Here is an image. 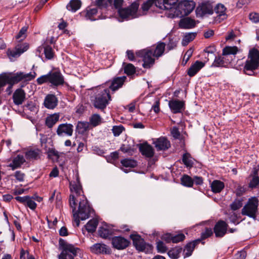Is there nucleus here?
<instances>
[{"label":"nucleus","instance_id":"obj_22","mask_svg":"<svg viewBox=\"0 0 259 259\" xmlns=\"http://www.w3.org/2000/svg\"><path fill=\"white\" fill-rule=\"evenodd\" d=\"M155 147L157 150H165L170 146V142L164 137H160L154 142Z\"/></svg>","mask_w":259,"mask_h":259},{"label":"nucleus","instance_id":"obj_49","mask_svg":"<svg viewBox=\"0 0 259 259\" xmlns=\"http://www.w3.org/2000/svg\"><path fill=\"white\" fill-rule=\"evenodd\" d=\"M226 8L222 4H218L214 8L215 12L220 16L225 15Z\"/></svg>","mask_w":259,"mask_h":259},{"label":"nucleus","instance_id":"obj_53","mask_svg":"<svg viewBox=\"0 0 259 259\" xmlns=\"http://www.w3.org/2000/svg\"><path fill=\"white\" fill-rule=\"evenodd\" d=\"M195 36L196 34L194 33L186 34L185 35L183 41V42H185V45H186L192 41L195 38Z\"/></svg>","mask_w":259,"mask_h":259},{"label":"nucleus","instance_id":"obj_48","mask_svg":"<svg viewBox=\"0 0 259 259\" xmlns=\"http://www.w3.org/2000/svg\"><path fill=\"white\" fill-rule=\"evenodd\" d=\"M44 53L46 59L50 60L54 57V52L52 47L50 46H46L44 47Z\"/></svg>","mask_w":259,"mask_h":259},{"label":"nucleus","instance_id":"obj_59","mask_svg":"<svg viewBox=\"0 0 259 259\" xmlns=\"http://www.w3.org/2000/svg\"><path fill=\"white\" fill-rule=\"evenodd\" d=\"M153 0H148L144 3L141 7L143 11H147L153 5Z\"/></svg>","mask_w":259,"mask_h":259},{"label":"nucleus","instance_id":"obj_10","mask_svg":"<svg viewBox=\"0 0 259 259\" xmlns=\"http://www.w3.org/2000/svg\"><path fill=\"white\" fill-rule=\"evenodd\" d=\"M28 49V46L26 44H18L13 50H9L8 51V55L11 60L13 58L19 57L21 54L26 51Z\"/></svg>","mask_w":259,"mask_h":259},{"label":"nucleus","instance_id":"obj_45","mask_svg":"<svg viewBox=\"0 0 259 259\" xmlns=\"http://www.w3.org/2000/svg\"><path fill=\"white\" fill-rule=\"evenodd\" d=\"M182 161L187 167H192L193 162L191 159V155L188 153H185L183 154Z\"/></svg>","mask_w":259,"mask_h":259},{"label":"nucleus","instance_id":"obj_26","mask_svg":"<svg viewBox=\"0 0 259 259\" xmlns=\"http://www.w3.org/2000/svg\"><path fill=\"white\" fill-rule=\"evenodd\" d=\"M200 242V239H196L192 242L188 243L185 247L183 253L184 257L191 255L195 246Z\"/></svg>","mask_w":259,"mask_h":259},{"label":"nucleus","instance_id":"obj_27","mask_svg":"<svg viewBox=\"0 0 259 259\" xmlns=\"http://www.w3.org/2000/svg\"><path fill=\"white\" fill-rule=\"evenodd\" d=\"M204 66L203 62L196 61L188 70V74L190 76H194Z\"/></svg>","mask_w":259,"mask_h":259},{"label":"nucleus","instance_id":"obj_63","mask_svg":"<svg viewBox=\"0 0 259 259\" xmlns=\"http://www.w3.org/2000/svg\"><path fill=\"white\" fill-rule=\"evenodd\" d=\"M25 175L21 171H16L15 173V177L16 179L20 182L24 181Z\"/></svg>","mask_w":259,"mask_h":259},{"label":"nucleus","instance_id":"obj_16","mask_svg":"<svg viewBox=\"0 0 259 259\" xmlns=\"http://www.w3.org/2000/svg\"><path fill=\"white\" fill-rule=\"evenodd\" d=\"M90 249L95 254H109L111 253L110 248L103 243H96L90 247Z\"/></svg>","mask_w":259,"mask_h":259},{"label":"nucleus","instance_id":"obj_54","mask_svg":"<svg viewBox=\"0 0 259 259\" xmlns=\"http://www.w3.org/2000/svg\"><path fill=\"white\" fill-rule=\"evenodd\" d=\"M32 199H35L34 197H31L29 196V199H27L26 204L28 207H29L32 210H34L36 207V203L32 200Z\"/></svg>","mask_w":259,"mask_h":259},{"label":"nucleus","instance_id":"obj_6","mask_svg":"<svg viewBox=\"0 0 259 259\" xmlns=\"http://www.w3.org/2000/svg\"><path fill=\"white\" fill-rule=\"evenodd\" d=\"M60 244L62 247V251L58 256L59 259H74L77 251L79 250L78 248L66 242H61L60 240Z\"/></svg>","mask_w":259,"mask_h":259},{"label":"nucleus","instance_id":"obj_8","mask_svg":"<svg viewBox=\"0 0 259 259\" xmlns=\"http://www.w3.org/2000/svg\"><path fill=\"white\" fill-rule=\"evenodd\" d=\"M195 3L192 1L185 0L178 4L177 12L179 17L188 15L194 9Z\"/></svg>","mask_w":259,"mask_h":259},{"label":"nucleus","instance_id":"obj_5","mask_svg":"<svg viewBox=\"0 0 259 259\" xmlns=\"http://www.w3.org/2000/svg\"><path fill=\"white\" fill-rule=\"evenodd\" d=\"M258 202L256 197L249 198L241 210L242 214L255 219L258 212Z\"/></svg>","mask_w":259,"mask_h":259},{"label":"nucleus","instance_id":"obj_37","mask_svg":"<svg viewBox=\"0 0 259 259\" xmlns=\"http://www.w3.org/2000/svg\"><path fill=\"white\" fill-rule=\"evenodd\" d=\"M238 51V49L236 46L231 47L227 46L223 50L222 55L227 56L229 55H235Z\"/></svg>","mask_w":259,"mask_h":259},{"label":"nucleus","instance_id":"obj_18","mask_svg":"<svg viewBox=\"0 0 259 259\" xmlns=\"http://www.w3.org/2000/svg\"><path fill=\"white\" fill-rule=\"evenodd\" d=\"M131 238L132 239L133 244L137 250L140 251H144L145 250L147 244L145 243L144 240L141 238L139 235H131Z\"/></svg>","mask_w":259,"mask_h":259},{"label":"nucleus","instance_id":"obj_23","mask_svg":"<svg viewBox=\"0 0 259 259\" xmlns=\"http://www.w3.org/2000/svg\"><path fill=\"white\" fill-rule=\"evenodd\" d=\"M139 150L142 155L147 157H152L154 155V149L147 143L139 144Z\"/></svg>","mask_w":259,"mask_h":259},{"label":"nucleus","instance_id":"obj_62","mask_svg":"<svg viewBox=\"0 0 259 259\" xmlns=\"http://www.w3.org/2000/svg\"><path fill=\"white\" fill-rule=\"evenodd\" d=\"M178 41L173 39H170L167 46V48L169 51L172 50L177 47Z\"/></svg>","mask_w":259,"mask_h":259},{"label":"nucleus","instance_id":"obj_1","mask_svg":"<svg viewBox=\"0 0 259 259\" xmlns=\"http://www.w3.org/2000/svg\"><path fill=\"white\" fill-rule=\"evenodd\" d=\"M70 190L72 194L69 196V205L72 209L74 221L78 227L79 219L85 220L88 219L92 209L85 197L83 195L81 196L82 190L79 182L70 183Z\"/></svg>","mask_w":259,"mask_h":259},{"label":"nucleus","instance_id":"obj_17","mask_svg":"<svg viewBox=\"0 0 259 259\" xmlns=\"http://www.w3.org/2000/svg\"><path fill=\"white\" fill-rule=\"evenodd\" d=\"M49 77V82L55 86L63 85L64 83V77L60 72H50Z\"/></svg>","mask_w":259,"mask_h":259},{"label":"nucleus","instance_id":"obj_36","mask_svg":"<svg viewBox=\"0 0 259 259\" xmlns=\"http://www.w3.org/2000/svg\"><path fill=\"white\" fill-rule=\"evenodd\" d=\"M98 224V221L96 219H92L85 226L87 230L89 232L93 233L96 231Z\"/></svg>","mask_w":259,"mask_h":259},{"label":"nucleus","instance_id":"obj_38","mask_svg":"<svg viewBox=\"0 0 259 259\" xmlns=\"http://www.w3.org/2000/svg\"><path fill=\"white\" fill-rule=\"evenodd\" d=\"M98 233L101 237L107 238L112 234V231L106 227H101L98 230Z\"/></svg>","mask_w":259,"mask_h":259},{"label":"nucleus","instance_id":"obj_19","mask_svg":"<svg viewBox=\"0 0 259 259\" xmlns=\"http://www.w3.org/2000/svg\"><path fill=\"white\" fill-rule=\"evenodd\" d=\"M26 94L22 89H17L13 95V100L16 105H21L26 99Z\"/></svg>","mask_w":259,"mask_h":259},{"label":"nucleus","instance_id":"obj_24","mask_svg":"<svg viewBox=\"0 0 259 259\" xmlns=\"http://www.w3.org/2000/svg\"><path fill=\"white\" fill-rule=\"evenodd\" d=\"M58 104V100L56 97L53 95H48L44 100V106L48 109H54Z\"/></svg>","mask_w":259,"mask_h":259},{"label":"nucleus","instance_id":"obj_61","mask_svg":"<svg viewBox=\"0 0 259 259\" xmlns=\"http://www.w3.org/2000/svg\"><path fill=\"white\" fill-rule=\"evenodd\" d=\"M249 19L253 22H259V14L256 13H250L249 15Z\"/></svg>","mask_w":259,"mask_h":259},{"label":"nucleus","instance_id":"obj_51","mask_svg":"<svg viewBox=\"0 0 259 259\" xmlns=\"http://www.w3.org/2000/svg\"><path fill=\"white\" fill-rule=\"evenodd\" d=\"M124 130V127L120 125L118 126H113L112 131L114 136L117 137L119 136Z\"/></svg>","mask_w":259,"mask_h":259},{"label":"nucleus","instance_id":"obj_44","mask_svg":"<svg viewBox=\"0 0 259 259\" xmlns=\"http://www.w3.org/2000/svg\"><path fill=\"white\" fill-rule=\"evenodd\" d=\"M123 66H124V72L127 75H131L135 73L136 68L133 64L131 63L125 64V63H123Z\"/></svg>","mask_w":259,"mask_h":259},{"label":"nucleus","instance_id":"obj_55","mask_svg":"<svg viewBox=\"0 0 259 259\" xmlns=\"http://www.w3.org/2000/svg\"><path fill=\"white\" fill-rule=\"evenodd\" d=\"M185 236L183 234H179L171 237V241L173 243H178L184 240Z\"/></svg>","mask_w":259,"mask_h":259},{"label":"nucleus","instance_id":"obj_15","mask_svg":"<svg viewBox=\"0 0 259 259\" xmlns=\"http://www.w3.org/2000/svg\"><path fill=\"white\" fill-rule=\"evenodd\" d=\"M228 224L224 221L220 220L215 225L213 231L217 237H222L226 233Z\"/></svg>","mask_w":259,"mask_h":259},{"label":"nucleus","instance_id":"obj_50","mask_svg":"<svg viewBox=\"0 0 259 259\" xmlns=\"http://www.w3.org/2000/svg\"><path fill=\"white\" fill-rule=\"evenodd\" d=\"M156 248L157 251L160 253H164L167 250L166 246H165L164 243L161 241H159L157 242Z\"/></svg>","mask_w":259,"mask_h":259},{"label":"nucleus","instance_id":"obj_33","mask_svg":"<svg viewBox=\"0 0 259 259\" xmlns=\"http://www.w3.org/2000/svg\"><path fill=\"white\" fill-rule=\"evenodd\" d=\"M165 44L164 42H159L155 48L152 49L153 50V56L156 58H159L161 56L164 51Z\"/></svg>","mask_w":259,"mask_h":259},{"label":"nucleus","instance_id":"obj_20","mask_svg":"<svg viewBox=\"0 0 259 259\" xmlns=\"http://www.w3.org/2000/svg\"><path fill=\"white\" fill-rule=\"evenodd\" d=\"M126 79L125 76L114 78L111 81L109 88L113 92H115L121 88Z\"/></svg>","mask_w":259,"mask_h":259},{"label":"nucleus","instance_id":"obj_11","mask_svg":"<svg viewBox=\"0 0 259 259\" xmlns=\"http://www.w3.org/2000/svg\"><path fill=\"white\" fill-rule=\"evenodd\" d=\"M59 136H71L73 132V125L70 123H62L58 125L56 131Z\"/></svg>","mask_w":259,"mask_h":259},{"label":"nucleus","instance_id":"obj_57","mask_svg":"<svg viewBox=\"0 0 259 259\" xmlns=\"http://www.w3.org/2000/svg\"><path fill=\"white\" fill-rule=\"evenodd\" d=\"M120 150L125 153H128L129 155H132L134 152V149L128 146H126L124 144L122 145Z\"/></svg>","mask_w":259,"mask_h":259},{"label":"nucleus","instance_id":"obj_3","mask_svg":"<svg viewBox=\"0 0 259 259\" xmlns=\"http://www.w3.org/2000/svg\"><path fill=\"white\" fill-rule=\"evenodd\" d=\"M95 91V95L92 97L91 99L93 105L96 108L105 109L108 105L109 101L111 100L109 90L100 87Z\"/></svg>","mask_w":259,"mask_h":259},{"label":"nucleus","instance_id":"obj_12","mask_svg":"<svg viewBox=\"0 0 259 259\" xmlns=\"http://www.w3.org/2000/svg\"><path fill=\"white\" fill-rule=\"evenodd\" d=\"M154 57L153 56V50L152 49L147 50L143 51V67L145 68H150L154 64L155 59Z\"/></svg>","mask_w":259,"mask_h":259},{"label":"nucleus","instance_id":"obj_25","mask_svg":"<svg viewBox=\"0 0 259 259\" xmlns=\"http://www.w3.org/2000/svg\"><path fill=\"white\" fill-rule=\"evenodd\" d=\"M258 169L253 168L252 173L250 175L248 186L251 189L255 188L259 185Z\"/></svg>","mask_w":259,"mask_h":259},{"label":"nucleus","instance_id":"obj_58","mask_svg":"<svg viewBox=\"0 0 259 259\" xmlns=\"http://www.w3.org/2000/svg\"><path fill=\"white\" fill-rule=\"evenodd\" d=\"M27 30V27H23L20 30L19 33L16 36V39H21V40L23 39L26 37V32Z\"/></svg>","mask_w":259,"mask_h":259},{"label":"nucleus","instance_id":"obj_47","mask_svg":"<svg viewBox=\"0 0 259 259\" xmlns=\"http://www.w3.org/2000/svg\"><path fill=\"white\" fill-rule=\"evenodd\" d=\"M122 165L125 167L134 168L137 165L136 161L132 159H124L121 161Z\"/></svg>","mask_w":259,"mask_h":259},{"label":"nucleus","instance_id":"obj_42","mask_svg":"<svg viewBox=\"0 0 259 259\" xmlns=\"http://www.w3.org/2000/svg\"><path fill=\"white\" fill-rule=\"evenodd\" d=\"M88 122L79 121L77 124L76 130L78 134H83L88 130Z\"/></svg>","mask_w":259,"mask_h":259},{"label":"nucleus","instance_id":"obj_14","mask_svg":"<svg viewBox=\"0 0 259 259\" xmlns=\"http://www.w3.org/2000/svg\"><path fill=\"white\" fill-rule=\"evenodd\" d=\"M179 0H164V10H169L172 13L173 17H179V13L177 12Z\"/></svg>","mask_w":259,"mask_h":259},{"label":"nucleus","instance_id":"obj_9","mask_svg":"<svg viewBox=\"0 0 259 259\" xmlns=\"http://www.w3.org/2000/svg\"><path fill=\"white\" fill-rule=\"evenodd\" d=\"M213 7L209 3H202L196 9V13L198 17H203L205 15H211L213 13Z\"/></svg>","mask_w":259,"mask_h":259},{"label":"nucleus","instance_id":"obj_64","mask_svg":"<svg viewBox=\"0 0 259 259\" xmlns=\"http://www.w3.org/2000/svg\"><path fill=\"white\" fill-rule=\"evenodd\" d=\"M15 198L17 201L25 205L27 199H29V196L27 195L23 197L17 196Z\"/></svg>","mask_w":259,"mask_h":259},{"label":"nucleus","instance_id":"obj_32","mask_svg":"<svg viewBox=\"0 0 259 259\" xmlns=\"http://www.w3.org/2000/svg\"><path fill=\"white\" fill-rule=\"evenodd\" d=\"M98 13V9L96 8H92L91 7H88L86 10L83 12L84 13L85 17L89 20L91 21L95 20V16Z\"/></svg>","mask_w":259,"mask_h":259},{"label":"nucleus","instance_id":"obj_30","mask_svg":"<svg viewBox=\"0 0 259 259\" xmlns=\"http://www.w3.org/2000/svg\"><path fill=\"white\" fill-rule=\"evenodd\" d=\"M179 25L182 28H192L195 26V22L190 18H186L180 21Z\"/></svg>","mask_w":259,"mask_h":259},{"label":"nucleus","instance_id":"obj_34","mask_svg":"<svg viewBox=\"0 0 259 259\" xmlns=\"http://www.w3.org/2000/svg\"><path fill=\"white\" fill-rule=\"evenodd\" d=\"M224 187V183L220 180H214L211 184V190L214 193H220Z\"/></svg>","mask_w":259,"mask_h":259},{"label":"nucleus","instance_id":"obj_4","mask_svg":"<svg viewBox=\"0 0 259 259\" xmlns=\"http://www.w3.org/2000/svg\"><path fill=\"white\" fill-rule=\"evenodd\" d=\"M258 66L259 51L252 49L249 51L248 58L245 62L243 71L247 75H252Z\"/></svg>","mask_w":259,"mask_h":259},{"label":"nucleus","instance_id":"obj_35","mask_svg":"<svg viewBox=\"0 0 259 259\" xmlns=\"http://www.w3.org/2000/svg\"><path fill=\"white\" fill-rule=\"evenodd\" d=\"M81 2L80 0H71L67 6V9L73 12H76L81 7Z\"/></svg>","mask_w":259,"mask_h":259},{"label":"nucleus","instance_id":"obj_21","mask_svg":"<svg viewBox=\"0 0 259 259\" xmlns=\"http://www.w3.org/2000/svg\"><path fill=\"white\" fill-rule=\"evenodd\" d=\"M171 110L174 113L182 112L184 108V102L180 100L170 101L168 103Z\"/></svg>","mask_w":259,"mask_h":259},{"label":"nucleus","instance_id":"obj_40","mask_svg":"<svg viewBox=\"0 0 259 259\" xmlns=\"http://www.w3.org/2000/svg\"><path fill=\"white\" fill-rule=\"evenodd\" d=\"M182 249L181 247H176L169 250L167 254L171 258L176 259L179 257V254L181 252Z\"/></svg>","mask_w":259,"mask_h":259},{"label":"nucleus","instance_id":"obj_46","mask_svg":"<svg viewBox=\"0 0 259 259\" xmlns=\"http://www.w3.org/2000/svg\"><path fill=\"white\" fill-rule=\"evenodd\" d=\"M225 58L222 56L216 57L212 64V66L213 67H224L225 66L226 62L225 61Z\"/></svg>","mask_w":259,"mask_h":259},{"label":"nucleus","instance_id":"obj_56","mask_svg":"<svg viewBox=\"0 0 259 259\" xmlns=\"http://www.w3.org/2000/svg\"><path fill=\"white\" fill-rule=\"evenodd\" d=\"M212 231L210 228H206L204 232L201 233V236L200 239V242L202 240L206 239L208 237L210 236L212 234Z\"/></svg>","mask_w":259,"mask_h":259},{"label":"nucleus","instance_id":"obj_2","mask_svg":"<svg viewBox=\"0 0 259 259\" xmlns=\"http://www.w3.org/2000/svg\"><path fill=\"white\" fill-rule=\"evenodd\" d=\"M35 72L25 73L23 72H18L16 73H4L0 75V93L7 83L9 84L7 89L9 94L11 93V89L14 84L21 81H29L35 77Z\"/></svg>","mask_w":259,"mask_h":259},{"label":"nucleus","instance_id":"obj_29","mask_svg":"<svg viewBox=\"0 0 259 259\" xmlns=\"http://www.w3.org/2000/svg\"><path fill=\"white\" fill-rule=\"evenodd\" d=\"M59 114H54L49 115L46 119V124L49 128L52 127L59 120Z\"/></svg>","mask_w":259,"mask_h":259},{"label":"nucleus","instance_id":"obj_60","mask_svg":"<svg viewBox=\"0 0 259 259\" xmlns=\"http://www.w3.org/2000/svg\"><path fill=\"white\" fill-rule=\"evenodd\" d=\"M47 82H49V73L42 75L37 79V82L38 84H41Z\"/></svg>","mask_w":259,"mask_h":259},{"label":"nucleus","instance_id":"obj_52","mask_svg":"<svg viewBox=\"0 0 259 259\" xmlns=\"http://www.w3.org/2000/svg\"><path fill=\"white\" fill-rule=\"evenodd\" d=\"M242 203L241 200L239 199L235 200L230 205V207L233 210H236L242 207Z\"/></svg>","mask_w":259,"mask_h":259},{"label":"nucleus","instance_id":"obj_7","mask_svg":"<svg viewBox=\"0 0 259 259\" xmlns=\"http://www.w3.org/2000/svg\"><path fill=\"white\" fill-rule=\"evenodd\" d=\"M139 7V3L135 2L127 8L119 9L118 10V14L122 19H133L137 17Z\"/></svg>","mask_w":259,"mask_h":259},{"label":"nucleus","instance_id":"obj_41","mask_svg":"<svg viewBox=\"0 0 259 259\" xmlns=\"http://www.w3.org/2000/svg\"><path fill=\"white\" fill-rule=\"evenodd\" d=\"M102 118L98 114H94L92 115L90 119V122L91 125L95 127L102 123Z\"/></svg>","mask_w":259,"mask_h":259},{"label":"nucleus","instance_id":"obj_31","mask_svg":"<svg viewBox=\"0 0 259 259\" xmlns=\"http://www.w3.org/2000/svg\"><path fill=\"white\" fill-rule=\"evenodd\" d=\"M40 151L38 149L30 150L25 153L27 159L29 160H37L40 157Z\"/></svg>","mask_w":259,"mask_h":259},{"label":"nucleus","instance_id":"obj_28","mask_svg":"<svg viewBox=\"0 0 259 259\" xmlns=\"http://www.w3.org/2000/svg\"><path fill=\"white\" fill-rule=\"evenodd\" d=\"M25 162V160L24 156L21 155H18L13 159L12 162L9 164V166L11 167L13 170H15L21 167V165Z\"/></svg>","mask_w":259,"mask_h":259},{"label":"nucleus","instance_id":"obj_43","mask_svg":"<svg viewBox=\"0 0 259 259\" xmlns=\"http://www.w3.org/2000/svg\"><path fill=\"white\" fill-rule=\"evenodd\" d=\"M181 184L186 187H191L193 185V181L191 177L185 175L181 179Z\"/></svg>","mask_w":259,"mask_h":259},{"label":"nucleus","instance_id":"obj_39","mask_svg":"<svg viewBox=\"0 0 259 259\" xmlns=\"http://www.w3.org/2000/svg\"><path fill=\"white\" fill-rule=\"evenodd\" d=\"M113 0H96L95 5L100 9L106 8L111 5Z\"/></svg>","mask_w":259,"mask_h":259},{"label":"nucleus","instance_id":"obj_13","mask_svg":"<svg viewBox=\"0 0 259 259\" xmlns=\"http://www.w3.org/2000/svg\"><path fill=\"white\" fill-rule=\"evenodd\" d=\"M112 244L114 248L121 250L126 248L129 245L130 242L122 237L115 236L112 239Z\"/></svg>","mask_w":259,"mask_h":259}]
</instances>
